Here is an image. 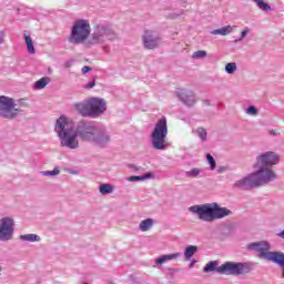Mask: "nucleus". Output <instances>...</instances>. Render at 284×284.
<instances>
[{
	"label": "nucleus",
	"instance_id": "1",
	"mask_svg": "<svg viewBox=\"0 0 284 284\" xmlns=\"http://www.w3.org/2000/svg\"><path fill=\"white\" fill-rule=\"evenodd\" d=\"M55 132L62 148H69V150H77L79 148L78 139H81V141H91L92 143H97V145H105L110 141L108 135L85 122H80L75 130L72 129V123L65 116H60L57 120Z\"/></svg>",
	"mask_w": 284,
	"mask_h": 284
},
{
	"label": "nucleus",
	"instance_id": "2",
	"mask_svg": "<svg viewBox=\"0 0 284 284\" xmlns=\"http://www.w3.org/2000/svg\"><path fill=\"white\" fill-rule=\"evenodd\" d=\"M278 161V154L272 151L258 155L256 165L260 170L237 181L235 186L241 187V190H252L254 187H260V185H265V183H270V181H274V179H276V173L270 168L276 165Z\"/></svg>",
	"mask_w": 284,
	"mask_h": 284
},
{
	"label": "nucleus",
	"instance_id": "3",
	"mask_svg": "<svg viewBox=\"0 0 284 284\" xmlns=\"http://www.w3.org/2000/svg\"><path fill=\"white\" fill-rule=\"evenodd\" d=\"M189 210L193 214H196L200 221H205L206 223H212V221H216V219H223L232 214V211L225 207H219V204L216 203L194 205Z\"/></svg>",
	"mask_w": 284,
	"mask_h": 284
},
{
	"label": "nucleus",
	"instance_id": "4",
	"mask_svg": "<svg viewBox=\"0 0 284 284\" xmlns=\"http://www.w3.org/2000/svg\"><path fill=\"white\" fill-rule=\"evenodd\" d=\"M74 108L82 116H99L108 110V104L101 98H89L84 102L75 103Z\"/></svg>",
	"mask_w": 284,
	"mask_h": 284
},
{
	"label": "nucleus",
	"instance_id": "5",
	"mask_svg": "<svg viewBox=\"0 0 284 284\" xmlns=\"http://www.w3.org/2000/svg\"><path fill=\"white\" fill-rule=\"evenodd\" d=\"M250 250L258 252L261 258H267V261H273L277 263L282 268V276L284 278V253L282 252H270V243L267 242H255L250 244Z\"/></svg>",
	"mask_w": 284,
	"mask_h": 284
},
{
	"label": "nucleus",
	"instance_id": "6",
	"mask_svg": "<svg viewBox=\"0 0 284 284\" xmlns=\"http://www.w3.org/2000/svg\"><path fill=\"white\" fill-rule=\"evenodd\" d=\"M154 150H165L168 148V119L161 118L151 134Z\"/></svg>",
	"mask_w": 284,
	"mask_h": 284
},
{
	"label": "nucleus",
	"instance_id": "7",
	"mask_svg": "<svg viewBox=\"0 0 284 284\" xmlns=\"http://www.w3.org/2000/svg\"><path fill=\"white\" fill-rule=\"evenodd\" d=\"M90 22L88 20H78L71 30L72 43H83L90 37Z\"/></svg>",
	"mask_w": 284,
	"mask_h": 284
},
{
	"label": "nucleus",
	"instance_id": "8",
	"mask_svg": "<svg viewBox=\"0 0 284 284\" xmlns=\"http://www.w3.org/2000/svg\"><path fill=\"white\" fill-rule=\"evenodd\" d=\"M21 110L14 108V101L8 97H0V116L3 119H14Z\"/></svg>",
	"mask_w": 284,
	"mask_h": 284
},
{
	"label": "nucleus",
	"instance_id": "9",
	"mask_svg": "<svg viewBox=\"0 0 284 284\" xmlns=\"http://www.w3.org/2000/svg\"><path fill=\"white\" fill-rule=\"evenodd\" d=\"M219 274L239 275L245 274V264L236 262H226L216 268Z\"/></svg>",
	"mask_w": 284,
	"mask_h": 284
},
{
	"label": "nucleus",
	"instance_id": "10",
	"mask_svg": "<svg viewBox=\"0 0 284 284\" xmlns=\"http://www.w3.org/2000/svg\"><path fill=\"white\" fill-rule=\"evenodd\" d=\"M12 234H14V220L2 217L0 220V241H10Z\"/></svg>",
	"mask_w": 284,
	"mask_h": 284
},
{
	"label": "nucleus",
	"instance_id": "11",
	"mask_svg": "<svg viewBox=\"0 0 284 284\" xmlns=\"http://www.w3.org/2000/svg\"><path fill=\"white\" fill-rule=\"evenodd\" d=\"M161 43V39L158 36H154L152 31H145L143 36V45L146 50H154V48H159Z\"/></svg>",
	"mask_w": 284,
	"mask_h": 284
},
{
	"label": "nucleus",
	"instance_id": "12",
	"mask_svg": "<svg viewBox=\"0 0 284 284\" xmlns=\"http://www.w3.org/2000/svg\"><path fill=\"white\" fill-rule=\"evenodd\" d=\"M108 34H110V29L105 27H97L92 36L91 43H101Z\"/></svg>",
	"mask_w": 284,
	"mask_h": 284
},
{
	"label": "nucleus",
	"instance_id": "13",
	"mask_svg": "<svg viewBox=\"0 0 284 284\" xmlns=\"http://www.w3.org/2000/svg\"><path fill=\"white\" fill-rule=\"evenodd\" d=\"M178 97L185 105H194V103H196V100H194V92L192 91L183 90L178 93Z\"/></svg>",
	"mask_w": 284,
	"mask_h": 284
},
{
	"label": "nucleus",
	"instance_id": "14",
	"mask_svg": "<svg viewBox=\"0 0 284 284\" xmlns=\"http://www.w3.org/2000/svg\"><path fill=\"white\" fill-rule=\"evenodd\" d=\"M179 256H181V253H173V254H169V255H163L161 257H159L155 263L156 265H163V263H165L166 261H174L175 258H179Z\"/></svg>",
	"mask_w": 284,
	"mask_h": 284
},
{
	"label": "nucleus",
	"instance_id": "15",
	"mask_svg": "<svg viewBox=\"0 0 284 284\" xmlns=\"http://www.w3.org/2000/svg\"><path fill=\"white\" fill-rule=\"evenodd\" d=\"M24 41L27 44L28 52H30V54H34L37 50L34 49V42L32 41V38L30 37V34L24 33Z\"/></svg>",
	"mask_w": 284,
	"mask_h": 284
},
{
	"label": "nucleus",
	"instance_id": "16",
	"mask_svg": "<svg viewBox=\"0 0 284 284\" xmlns=\"http://www.w3.org/2000/svg\"><path fill=\"white\" fill-rule=\"evenodd\" d=\"M234 28H236V27L226 26L221 29L213 30L212 34H221V37H227V34H230V32H232V30H234Z\"/></svg>",
	"mask_w": 284,
	"mask_h": 284
},
{
	"label": "nucleus",
	"instance_id": "17",
	"mask_svg": "<svg viewBox=\"0 0 284 284\" xmlns=\"http://www.w3.org/2000/svg\"><path fill=\"white\" fill-rule=\"evenodd\" d=\"M197 251H199L197 246H194V245L187 246L184 251L185 260L190 261V258H192Z\"/></svg>",
	"mask_w": 284,
	"mask_h": 284
},
{
	"label": "nucleus",
	"instance_id": "18",
	"mask_svg": "<svg viewBox=\"0 0 284 284\" xmlns=\"http://www.w3.org/2000/svg\"><path fill=\"white\" fill-rule=\"evenodd\" d=\"M152 225H154V220H152V219L143 220L140 223V230L142 232H148V230H150L152 227Z\"/></svg>",
	"mask_w": 284,
	"mask_h": 284
},
{
	"label": "nucleus",
	"instance_id": "19",
	"mask_svg": "<svg viewBox=\"0 0 284 284\" xmlns=\"http://www.w3.org/2000/svg\"><path fill=\"white\" fill-rule=\"evenodd\" d=\"M48 83H50V78L44 77L36 82L34 88L37 90H43V88H45V85H48Z\"/></svg>",
	"mask_w": 284,
	"mask_h": 284
},
{
	"label": "nucleus",
	"instance_id": "20",
	"mask_svg": "<svg viewBox=\"0 0 284 284\" xmlns=\"http://www.w3.org/2000/svg\"><path fill=\"white\" fill-rule=\"evenodd\" d=\"M216 270H219V262L216 261H212L204 266V272L206 274L207 272H216Z\"/></svg>",
	"mask_w": 284,
	"mask_h": 284
},
{
	"label": "nucleus",
	"instance_id": "21",
	"mask_svg": "<svg viewBox=\"0 0 284 284\" xmlns=\"http://www.w3.org/2000/svg\"><path fill=\"white\" fill-rule=\"evenodd\" d=\"M253 1H255L257 8H260V10H263L264 12H270V10H272V7H270V4H267V2L263 0H253Z\"/></svg>",
	"mask_w": 284,
	"mask_h": 284
},
{
	"label": "nucleus",
	"instance_id": "22",
	"mask_svg": "<svg viewBox=\"0 0 284 284\" xmlns=\"http://www.w3.org/2000/svg\"><path fill=\"white\" fill-rule=\"evenodd\" d=\"M112 192H114V186H112V184H101L100 185V193L112 194Z\"/></svg>",
	"mask_w": 284,
	"mask_h": 284
},
{
	"label": "nucleus",
	"instance_id": "23",
	"mask_svg": "<svg viewBox=\"0 0 284 284\" xmlns=\"http://www.w3.org/2000/svg\"><path fill=\"white\" fill-rule=\"evenodd\" d=\"M21 241H30L31 243H34V241H39V236L34 234H27L20 236Z\"/></svg>",
	"mask_w": 284,
	"mask_h": 284
},
{
	"label": "nucleus",
	"instance_id": "24",
	"mask_svg": "<svg viewBox=\"0 0 284 284\" xmlns=\"http://www.w3.org/2000/svg\"><path fill=\"white\" fill-rule=\"evenodd\" d=\"M235 70H236L235 62H230L225 65V72H227V74H234Z\"/></svg>",
	"mask_w": 284,
	"mask_h": 284
},
{
	"label": "nucleus",
	"instance_id": "25",
	"mask_svg": "<svg viewBox=\"0 0 284 284\" xmlns=\"http://www.w3.org/2000/svg\"><path fill=\"white\" fill-rule=\"evenodd\" d=\"M205 57H207V51H203V50L195 51L192 54V59H205Z\"/></svg>",
	"mask_w": 284,
	"mask_h": 284
},
{
	"label": "nucleus",
	"instance_id": "26",
	"mask_svg": "<svg viewBox=\"0 0 284 284\" xmlns=\"http://www.w3.org/2000/svg\"><path fill=\"white\" fill-rule=\"evenodd\" d=\"M197 134H199L200 139H202V141L207 140V131H205V129L199 128L197 129Z\"/></svg>",
	"mask_w": 284,
	"mask_h": 284
},
{
	"label": "nucleus",
	"instance_id": "27",
	"mask_svg": "<svg viewBox=\"0 0 284 284\" xmlns=\"http://www.w3.org/2000/svg\"><path fill=\"white\" fill-rule=\"evenodd\" d=\"M206 159L211 165V170H216V160H214V156H212V154H206Z\"/></svg>",
	"mask_w": 284,
	"mask_h": 284
},
{
	"label": "nucleus",
	"instance_id": "28",
	"mask_svg": "<svg viewBox=\"0 0 284 284\" xmlns=\"http://www.w3.org/2000/svg\"><path fill=\"white\" fill-rule=\"evenodd\" d=\"M145 179H150V173H148L146 175L143 176H130L129 181L133 182V181H145Z\"/></svg>",
	"mask_w": 284,
	"mask_h": 284
},
{
	"label": "nucleus",
	"instance_id": "29",
	"mask_svg": "<svg viewBox=\"0 0 284 284\" xmlns=\"http://www.w3.org/2000/svg\"><path fill=\"white\" fill-rule=\"evenodd\" d=\"M59 169H54L53 171H47L44 172V176H57L59 174Z\"/></svg>",
	"mask_w": 284,
	"mask_h": 284
},
{
	"label": "nucleus",
	"instance_id": "30",
	"mask_svg": "<svg viewBox=\"0 0 284 284\" xmlns=\"http://www.w3.org/2000/svg\"><path fill=\"white\" fill-rule=\"evenodd\" d=\"M200 173H201V170H199V169H193V170L187 172V174L190 176H199Z\"/></svg>",
	"mask_w": 284,
	"mask_h": 284
},
{
	"label": "nucleus",
	"instance_id": "31",
	"mask_svg": "<svg viewBox=\"0 0 284 284\" xmlns=\"http://www.w3.org/2000/svg\"><path fill=\"white\" fill-rule=\"evenodd\" d=\"M246 112H247V114H258V111L256 110V106H248Z\"/></svg>",
	"mask_w": 284,
	"mask_h": 284
},
{
	"label": "nucleus",
	"instance_id": "32",
	"mask_svg": "<svg viewBox=\"0 0 284 284\" xmlns=\"http://www.w3.org/2000/svg\"><path fill=\"white\" fill-rule=\"evenodd\" d=\"M95 84H97V83H95L94 81H92V82L87 83V84L84 85V88H85L87 90H92V88H94Z\"/></svg>",
	"mask_w": 284,
	"mask_h": 284
},
{
	"label": "nucleus",
	"instance_id": "33",
	"mask_svg": "<svg viewBox=\"0 0 284 284\" xmlns=\"http://www.w3.org/2000/svg\"><path fill=\"white\" fill-rule=\"evenodd\" d=\"M91 70H92V68H90V67H83L82 68L83 74H88V72H90Z\"/></svg>",
	"mask_w": 284,
	"mask_h": 284
},
{
	"label": "nucleus",
	"instance_id": "34",
	"mask_svg": "<svg viewBox=\"0 0 284 284\" xmlns=\"http://www.w3.org/2000/svg\"><path fill=\"white\" fill-rule=\"evenodd\" d=\"M247 32H250V29H245L244 31H242V39H245V34H247Z\"/></svg>",
	"mask_w": 284,
	"mask_h": 284
},
{
	"label": "nucleus",
	"instance_id": "35",
	"mask_svg": "<svg viewBox=\"0 0 284 284\" xmlns=\"http://www.w3.org/2000/svg\"><path fill=\"white\" fill-rule=\"evenodd\" d=\"M3 37H6V36L3 34V31H0V44L3 43Z\"/></svg>",
	"mask_w": 284,
	"mask_h": 284
},
{
	"label": "nucleus",
	"instance_id": "36",
	"mask_svg": "<svg viewBox=\"0 0 284 284\" xmlns=\"http://www.w3.org/2000/svg\"><path fill=\"white\" fill-rule=\"evenodd\" d=\"M271 134L276 135V134H281V133H280L278 131L272 130V131H271Z\"/></svg>",
	"mask_w": 284,
	"mask_h": 284
},
{
	"label": "nucleus",
	"instance_id": "37",
	"mask_svg": "<svg viewBox=\"0 0 284 284\" xmlns=\"http://www.w3.org/2000/svg\"><path fill=\"white\" fill-rule=\"evenodd\" d=\"M278 236H281V239H284V230L278 234Z\"/></svg>",
	"mask_w": 284,
	"mask_h": 284
}]
</instances>
